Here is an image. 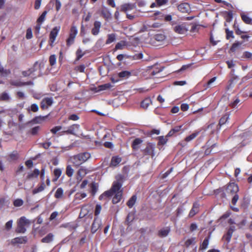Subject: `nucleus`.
I'll return each mask as SVG.
<instances>
[{
  "label": "nucleus",
  "mask_w": 252,
  "mask_h": 252,
  "mask_svg": "<svg viewBox=\"0 0 252 252\" xmlns=\"http://www.w3.org/2000/svg\"><path fill=\"white\" fill-rule=\"evenodd\" d=\"M131 73L128 71H123L118 73V76L120 78H127L130 75Z\"/></svg>",
  "instance_id": "nucleus-43"
},
{
  "label": "nucleus",
  "mask_w": 252,
  "mask_h": 252,
  "mask_svg": "<svg viewBox=\"0 0 252 252\" xmlns=\"http://www.w3.org/2000/svg\"><path fill=\"white\" fill-rule=\"evenodd\" d=\"M10 73V70L9 69H3V71L1 72V75L3 77H6Z\"/></svg>",
  "instance_id": "nucleus-63"
},
{
  "label": "nucleus",
  "mask_w": 252,
  "mask_h": 252,
  "mask_svg": "<svg viewBox=\"0 0 252 252\" xmlns=\"http://www.w3.org/2000/svg\"><path fill=\"white\" fill-rule=\"evenodd\" d=\"M62 129L61 126H56L51 129V132L54 134H56L58 131Z\"/></svg>",
  "instance_id": "nucleus-62"
},
{
  "label": "nucleus",
  "mask_w": 252,
  "mask_h": 252,
  "mask_svg": "<svg viewBox=\"0 0 252 252\" xmlns=\"http://www.w3.org/2000/svg\"><path fill=\"white\" fill-rule=\"evenodd\" d=\"M53 102V100L52 97H46L41 102V108L43 109H47L52 105Z\"/></svg>",
  "instance_id": "nucleus-12"
},
{
  "label": "nucleus",
  "mask_w": 252,
  "mask_h": 252,
  "mask_svg": "<svg viewBox=\"0 0 252 252\" xmlns=\"http://www.w3.org/2000/svg\"><path fill=\"white\" fill-rule=\"evenodd\" d=\"M10 84L16 87H21L23 86V82L20 81V80H11L10 81Z\"/></svg>",
  "instance_id": "nucleus-44"
},
{
  "label": "nucleus",
  "mask_w": 252,
  "mask_h": 252,
  "mask_svg": "<svg viewBox=\"0 0 252 252\" xmlns=\"http://www.w3.org/2000/svg\"><path fill=\"white\" fill-rule=\"evenodd\" d=\"M126 46V42L124 41H121L119 42H118L116 46L115 49L116 50H122L123 49L124 47Z\"/></svg>",
  "instance_id": "nucleus-40"
},
{
  "label": "nucleus",
  "mask_w": 252,
  "mask_h": 252,
  "mask_svg": "<svg viewBox=\"0 0 252 252\" xmlns=\"http://www.w3.org/2000/svg\"><path fill=\"white\" fill-rule=\"evenodd\" d=\"M74 172V169L72 168L71 165H68L66 168V174L68 177H71Z\"/></svg>",
  "instance_id": "nucleus-37"
},
{
  "label": "nucleus",
  "mask_w": 252,
  "mask_h": 252,
  "mask_svg": "<svg viewBox=\"0 0 252 252\" xmlns=\"http://www.w3.org/2000/svg\"><path fill=\"white\" fill-rule=\"evenodd\" d=\"M101 221L100 219L96 217L94 219L92 225L91 231L92 233H94L100 227Z\"/></svg>",
  "instance_id": "nucleus-13"
},
{
  "label": "nucleus",
  "mask_w": 252,
  "mask_h": 252,
  "mask_svg": "<svg viewBox=\"0 0 252 252\" xmlns=\"http://www.w3.org/2000/svg\"><path fill=\"white\" fill-rule=\"evenodd\" d=\"M91 192H92V194L94 195L95 193L97 191V187L95 185V184L94 183H93L91 184Z\"/></svg>",
  "instance_id": "nucleus-55"
},
{
  "label": "nucleus",
  "mask_w": 252,
  "mask_h": 252,
  "mask_svg": "<svg viewBox=\"0 0 252 252\" xmlns=\"http://www.w3.org/2000/svg\"><path fill=\"white\" fill-rule=\"evenodd\" d=\"M210 237L206 238L199 247L200 250H205L208 248L209 243Z\"/></svg>",
  "instance_id": "nucleus-31"
},
{
  "label": "nucleus",
  "mask_w": 252,
  "mask_h": 252,
  "mask_svg": "<svg viewBox=\"0 0 252 252\" xmlns=\"http://www.w3.org/2000/svg\"><path fill=\"white\" fill-rule=\"evenodd\" d=\"M182 127V126H176L172 128L168 133L166 136L170 137L173 136L175 133L179 132Z\"/></svg>",
  "instance_id": "nucleus-28"
},
{
  "label": "nucleus",
  "mask_w": 252,
  "mask_h": 252,
  "mask_svg": "<svg viewBox=\"0 0 252 252\" xmlns=\"http://www.w3.org/2000/svg\"><path fill=\"white\" fill-rule=\"evenodd\" d=\"M195 243V238H192L191 239H188L185 242V245L187 247H189L192 244Z\"/></svg>",
  "instance_id": "nucleus-57"
},
{
  "label": "nucleus",
  "mask_w": 252,
  "mask_h": 252,
  "mask_svg": "<svg viewBox=\"0 0 252 252\" xmlns=\"http://www.w3.org/2000/svg\"><path fill=\"white\" fill-rule=\"evenodd\" d=\"M49 62L51 66L54 65L56 63V57L55 55H52L49 58Z\"/></svg>",
  "instance_id": "nucleus-50"
},
{
  "label": "nucleus",
  "mask_w": 252,
  "mask_h": 252,
  "mask_svg": "<svg viewBox=\"0 0 252 252\" xmlns=\"http://www.w3.org/2000/svg\"><path fill=\"white\" fill-rule=\"evenodd\" d=\"M84 55V53L83 52L80 48H79L76 51L77 59L79 60Z\"/></svg>",
  "instance_id": "nucleus-52"
},
{
  "label": "nucleus",
  "mask_w": 252,
  "mask_h": 252,
  "mask_svg": "<svg viewBox=\"0 0 252 252\" xmlns=\"http://www.w3.org/2000/svg\"><path fill=\"white\" fill-rule=\"evenodd\" d=\"M142 142V140L139 138H136L132 142V148L137 150L139 148L140 144Z\"/></svg>",
  "instance_id": "nucleus-33"
},
{
  "label": "nucleus",
  "mask_w": 252,
  "mask_h": 252,
  "mask_svg": "<svg viewBox=\"0 0 252 252\" xmlns=\"http://www.w3.org/2000/svg\"><path fill=\"white\" fill-rule=\"evenodd\" d=\"M122 159L119 157H114L112 158L110 165L112 166H116L120 163Z\"/></svg>",
  "instance_id": "nucleus-30"
},
{
  "label": "nucleus",
  "mask_w": 252,
  "mask_h": 252,
  "mask_svg": "<svg viewBox=\"0 0 252 252\" xmlns=\"http://www.w3.org/2000/svg\"><path fill=\"white\" fill-rule=\"evenodd\" d=\"M60 30V27L56 26L50 32L49 42L51 46H53V44L54 43Z\"/></svg>",
  "instance_id": "nucleus-7"
},
{
  "label": "nucleus",
  "mask_w": 252,
  "mask_h": 252,
  "mask_svg": "<svg viewBox=\"0 0 252 252\" xmlns=\"http://www.w3.org/2000/svg\"><path fill=\"white\" fill-rule=\"evenodd\" d=\"M199 134V132L197 131V132H194L193 133H192L191 134H190V135L187 136L186 139H185V141L186 142H189L191 140H192L193 139H194Z\"/></svg>",
  "instance_id": "nucleus-41"
},
{
  "label": "nucleus",
  "mask_w": 252,
  "mask_h": 252,
  "mask_svg": "<svg viewBox=\"0 0 252 252\" xmlns=\"http://www.w3.org/2000/svg\"><path fill=\"white\" fill-rule=\"evenodd\" d=\"M113 194H114V192L111 189L110 190L106 191L102 194L100 195V196L99 197V199L100 200H102L103 199H105L107 197H109L112 196L113 195Z\"/></svg>",
  "instance_id": "nucleus-22"
},
{
  "label": "nucleus",
  "mask_w": 252,
  "mask_h": 252,
  "mask_svg": "<svg viewBox=\"0 0 252 252\" xmlns=\"http://www.w3.org/2000/svg\"><path fill=\"white\" fill-rule=\"evenodd\" d=\"M178 9L183 13H187L189 11V5L186 3H181L178 5Z\"/></svg>",
  "instance_id": "nucleus-20"
},
{
  "label": "nucleus",
  "mask_w": 252,
  "mask_h": 252,
  "mask_svg": "<svg viewBox=\"0 0 252 252\" xmlns=\"http://www.w3.org/2000/svg\"><path fill=\"white\" fill-rule=\"evenodd\" d=\"M24 201L21 199H17L13 202V205L15 207H20L23 205Z\"/></svg>",
  "instance_id": "nucleus-47"
},
{
  "label": "nucleus",
  "mask_w": 252,
  "mask_h": 252,
  "mask_svg": "<svg viewBox=\"0 0 252 252\" xmlns=\"http://www.w3.org/2000/svg\"><path fill=\"white\" fill-rule=\"evenodd\" d=\"M165 39V36L163 33H158L154 35L153 40L158 42H162Z\"/></svg>",
  "instance_id": "nucleus-21"
},
{
  "label": "nucleus",
  "mask_w": 252,
  "mask_h": 252,
  "mask_svg": "<svg viewBox=\"0 0 252 252\" xmlns=\"http://www.w3.org/2000/svg\"><path fill=\"white\" fill-rule=\"evenodd\" d=\"M88 173L87 169L84 166H81L76 173V180L80 182L82 178Z\"/></svg>",
  "instance_id": "nucleus-8"
},
{
  "label": "nucleus",
  "mask_w": 252,
  "mask_h": 252,
  "mask_svg": "<svg viewBox=\"0 0 252 252\" xmlns=\"http://www.w3.org/2000/svg\"><path fill=\"white\" fill-rule=\"evenodd\" d=\"M39 107L37 104L34 103L31 106V110L33 112H36L38 111Z\"/></svg>",
  "instance_id": "nucleus-59"
},
{
  "label": "nucleus",
  "mask_w": 252,
  "mask_h": 252,
  "mask_svg": "<svg viewBox=\"0 0 252 252\" xmlns=\"http://www.w3.org/2000/svg\"><path fill=\"white\" fill-rule=\"evenodd\" d=\"M137 199V197L135 195H133L132 196V197L128 200V201L127 202V205L129 208H132L133 205H134L136 200Z\"/></svg>",
  "instance_id": "nucleus-38"
},
{
  "label": "nucleus",
  "mask_w": 252,
  "mask_h": 252,
  "mask_svg": "<svg viewBox=\"0 0 252 252\" xmlns=\"http://www.w3.org/2000/svg\"><path fill=\"white\" fill-rule=\"evenodd\" d=\"M216 77H214L211 79L206 84V88H209L211 87L212 84L216 80Z\"/></svg>",
  "instance_id": "nucleus-61"
},
{
  "label": "nucleus",
  "mask_w": 252,
  "mask_h": 252,
  "mask_svg": "<svg viewBox=\"0 0 252 252\" xmlns=\"http://www.w3.org/2000/svg\"><path fill=\"white\" fill-rule=\"evenodd\" d=\"M26 38L28 39H30L32 37V33L31 29H28L26 32Z\"/></svg>",
  "instance_id": "nucleus-60"
},
{
  "label": "nucleus",
  "mask_w": 252,
  "mask_h": 252,
  "mask_svg": "<svg viewBox=\"0 0 252 252\" xmlns=\"http://www.w3.org/2000/svg\"><path fill=\"white\" fill-rule=\"evenodd\" d=\"M229 112L226 113L220 119L219 125L220 126L226 124L229 118Z\"/></svg>",
  "instance_id": "nucleus-24"
},
{
  "label": "nucleus",
  "mask_w": 252,
  "mask_h": 252,
  "mask_svg": "<svg viewBox=\"0 0 252 252\" xmlns=\"http://www.w3.org/2000/svg\"><path fill=\"white\" fill-rule=\"evenodd\" d=\"M225 32L226 34V38L227 39H229L231 37H234L233 31H229L228 29H226Z\"/></svg>",
  "instance_id": "nucleus-53"
},
{
  "label": "nucleus",
  "mask_w": 252,
  "mask_h": 252,
  "mask_svg": "<svg viewBox=\"0 0 252 252\" xmlns=\"http://www.w3.org/2000/svg\"><path fill=\"white\" fill-rule=\"evenodd\" d=\"M112 87V85L110 83H106L103 85H100L97 88H95V92H98L101 91L106 90Z\"/></svg>",
  "instance_id": "nucleus-25"
},
{
  "label": "nucleus",
  "mask_w": 252,
  "mask_h": 252,
  "mask_svg": "<svg viewBox=\"0 0 252 252\" xmlns=\"http://www.w3.org/2000/svg\"><path fill=\"white\" fill-rule=\"evenodd\" d=\"M45 185L44 183L42 182V183L41 184V185L39 187H38L37 188L35 189H34L33 190V191H32L33 194H36L37 193H38L39 192L43 191L45 189Z\"/></svg>",
  "instance_id": "nucleus-39"
},
{
  "label": "nucleus",
  "mask_w": 252,
  "mask_h": 252,
  "mask_svg": "<svg viewBox=\"0 0 252 252\" xmlns=\"http://www.w3.org/2000/svg\"><path fill=\"white\" fill-rule=\"evenodd\" d=\"M199 206V205L197 203H194L193 204V207L189 213V217H192L194 216L198 212Z\"/></svg>",
  "instance_id": "nucleus-19"
},
{
  "label": "nucleus",
  "mask_w": 252,
  "mask_h": 252,
  "mask_svg": "<svg viewBox=\"0 0 252 252\" xmlns=\"http://www.w3.org/2000/svg\"><path fill=\"white\" fill-rule=\"evenodd\" d=\"M242 20L247 24L252 25V19L244 12L240 14Z\"/></svg>",
  "instance_id": "nucleus-17"
},
{
  "label": "nucleus",
  "mask_w": 252,
  "mask_h": 252,
  "mask_svg": "<svg viewBox=\"0 0 252 252\" xmlns=\"http://www.w3.org/2000/svg\"><path fill=\"white\" fill-rule=\"evenodd\" d=\"M241 45V43L240 42H236V43H233L230 48V51L232 52H235L237 48L238 47L240 46Z\"/></svg>",
  "instance_id": "nucleus-51"
},
{
  "label": "nucleus",
  "mask_w": 252,
  "mask_h": 252,
  "mask_svg": "<svg viewBox=\"0 0 252 252\" xmlns=\"http://www.w3.org/2000/svg\"><path fill=\"white\" fill-rule=\"evenodd\" d=\"M235 229V226H230L227 232L226 235L224 237L227 242H229L230 241L232 234Z\"/></svg>",
  "instance_id": "nucleus-18"
},
{
  "label": "nucleus",
  "mask_w": 252,
  "mask_h": 252,
  "mask_svg": "<svg viewBox=\"0 0 252 252\" xmlns=\"http://www.w3.org/2000/svg\"><path fill=\"white\" fill-rule=\"evenodd\" d=\"M77 33L78 30L77 28L74 26H72L70 29L69 37L66 40V45L68 46H70L74 43Z\"/></svg>",
  "instance_id": "nucleus-6"
},
{
  "label": "nucleus",
  "mask_w": 252,
  "mask_h": 252,
  "mask_svg": "<svg viewBox=\"0 0 252 252\" xmlns=\"http://www.w3.org/2000/svg\"><path fill=\"white\" fill-rule=\"evenodd\" d=\"M30 224L29 220L25 217H22L18 221L16 232L20 233H24L26 231V226Z\"/></svg>",
  "instance_id": "nucleus-3"
},
{
  "label": "nucleus",
  "mask_w": 252,
  "mask_h": 252,
  "mask_svg": "<svg viewBox=\"0 0 252 252\" xmlns=\"http://www.w3.org/2000/svg\"><path fill=\"white\" fill-rule=\"evenodd\" d=\"M39 174V170L38 169H35L32 172L29 173L27 177L29 179L35 178L38 177Z\"/></svg>",
  "instance_id": "nucleus-35"
},
{
  "label": "nucleus",
  "mask_w": 252,
  "mask_h": 252,
  "mask_svg": "<svg viewBox=\"0 0 252 252\" xmlns=\"http://www.w3.org/2000/svg\"><path fill=\"white\" fill-rule=\"evenodd\" d=\"M22 74L24 77L30 76L31 78L34 79L41 75V64L35 62L32 67L28 70L22 71Z\"/></svg>",
  "instance_id": "nucleus-2"
},
{
  "label": "nucleus",
  "mask_w": 252,
  "mask_h": 252,
  "mask_svg": "<svg viewBox=\"0 0 252 252\" xmlns=\"http://www.w3.org/2000/svg\"><path fill=\"white\" fill-rule=\"evenodd\" d=\"M47 13L46 11H44L37 19V22L42 24L45 20L46 15Z\"/></svg>",
  "instance_id": "nucleus-45"
},
{
  "label": "nucleus",
  "mask_w": 252,
  "mask_h": 252,
  "mask_svg": "<svg viewBox=\"0 0 252 252\" xmlns=\"http://www.w3.org/2000/svg\"><path fill=\"white\" fill-rule=\"evenodd\" d=\"M116 178V181L113 182V185L111 188L114 193H117L121 190V188L122 187L123 183L122 176L121 175L117 176Z\"/></svg>",
  "instance_id": "nucleus-5"
},
{
  "label": "nucleus",
  "mask_w": 252,
  "mask_h": 252,
  "mask_svg": "<svg viewBox=\"0 0 252 252\" xmlns=\"http://www.w3.org/2000/svg\"><path fill=\"white\" fill-rule=\"evenodd\" d=\"M101 23L99 21H96L94 22V27L92 30V33L94 35H97L99 34Z\"/></svg>",
  "instance_id": "nucleus-14"
},
{
  "label": "nucleus",
  "mask_w": 252,
  "mask_h": 252,
  "mask_svg": "<svg viewBox=\"0 0 252 252\" xmlns=\"http://www.w3.org/2000/svg\"><path fill=\"white\" fill-rule=\"evenodd\" d=\"M116 39V34L111 33L107 35V39L106 41V44H109L115 41Z\"/></svg>",
  "instance_id": "nucleus-29"
},
{
  "label": "nucleus",
  "mask_w": 252,
  "mask_h": 252,
  "mask_svg": "<svg viewBox=\"0 0 252 252\" xmlns=\"http://www.w3.org/2000/svg\"><path fill=\"white\" fill-rule=\"evenodd\" d=\"M132 8V5L131 4H128V3H126L123 4L122 6V10L124 11H126L128 10L131 9Z\"/></svg>",
  "instance_id": "nucleus-48"
},
{
  "label": "nucleus",
  "mask_w": 252,
  "mask_h": 252,
  "mask_svg": "<svg viewBox=\"0 0 252 252\" xmlns=\"http://www.w3.org/2000/svg\"><path fill=\"white\" fill-rule=\"evenodd\" d=\"M62 173V171L60 168H56L54 170V175L55 176L53 179V181L55 182L58 180L59 177L61 176Z\"/></svg>",
  "instance_id": "nucleus-36"
},
{
  "label": "nucleus",
  "mask_w": 252,
  "mask_h": 252,
  "mask_svg": "<svg viewBox=\"0 0 252 252\" xmlns=\"http://www.w3.org/2000/svg\"><path fill=\"white\" fill-rule=\"evenodd\" d=\"M238 191V186L234 183H230L226 188L227 192L232 194L236 193Z\"/></svg>",
  "instance_id": "nucleus-10"
},
{
  "label": "nucleus",
  "mask_w": 252,
  "mask_h": 252,
  "mask_svg": "<svg viewBox=\"0 0 252 252\" xmlns=\"http://www.w3.org/2000/svg\"><path fill=\"white\" fill-rule=\"evenodd\" d=\"M27 242V238L26 236L16 237L12 240V243L15 244H25Z\"/></svg>",
  "instance_id": "nucleus-16"
},
{
  "label": "nucleus",
  "mask_w": 252,
  "mask_h": 252,
  "mask_svg": "<svg viewBox=\"0 0 252 252\" xmlns=\"http://www.w3.org/2000/svg\"><path fill=\"white\" fill-rule=\"evenodd\" d=\"M151 103V99L150 98H146L141 102V107L144 109H147Z\"/></svg>",
  "instance_id": "nucleus-32"
},
{
  "label": "nucleus",
  "mask_w": 252,
  "mask_h": 252,
  "mask_svg": "<svg viewBox=\"0 0 252 252\" xmlns=\"http://www.w3.org/2000/svg\"><path fill=\"white\" fill-rule=\"evenodd\" d=\"M0 98L2 100L8 101L10 99V97L7 93H3L1 94Z\"/></svg>",
  "instance_id": "nucleus-49"
},
{
  "label": "nucleus",
  "mask_w": 252,
  "mask_h": 252,
  "mask_svg": "<svg viewBox=\"0 0 252 252\" xmlns=\"http://www.w3.org/2000/svg\"><path fill=\"white\" fill-rule=\"evenodd\" d=\"M87 196V194L86 193H77L75 194V197L76 199H82L85 197H86Z\"/></svg>",
  "instance_id": "nucleus-54"
},
{
  "label": "nucleus",
  "mask_w": 252,
  "mask_h": 252,
  "mask_svg": "<svg viewBox=\"0 0 252 252\" xmlns=\"http://www.w3.org/2000/svg\"><path fill=\"white\" fill-rule=\"evenodd\" d=\"M13 224V221L12 220H10L8 221H7L5 224V228L7 230H9L12 228Z\"/></svg>",
  "instance_id": "nucleus-64"
},
{
  "label": "nucleus",
  "mask_w": 252,
  "mask_h": 252,
  "mask_svg": "<svg viewBox=\"0 0 252 252\" xmlns=\"http://www.w3.org/2000/svg\"><path fill=\"white\" fill-rule=\"evenodd\" d=\"M54 235L52 233L48 234L45 237L43 238L41 240L42 242L48 243L52 242L53 240Z\"/></svg>",
  "instance_id": "nucleus-34"
},
{
  "label": "nucleus",
  "mask_w": 252,
  "mask_h": 252,
  "mask_svg": "<svg viewBox=\"0 0 252 252\" xmlns=\"http://www.w3.org/2000/svg\"><path fill=\"white\" fill-rule=\"evenodd\" d=\"M170 231V229L168 227L163 228L159 231L158 235L161 237H165L168 235Z\"/></svg>",
  "instance_id": "nucleus-23"
},
{
  "label": "nucleus",
  "mask_w": 252,
  "mask_h": 252,
  "mask_svg": "<svg viewBox=\"0 0 252 252\" xmlns=\"http://www.w3.org/2000/svg\"><path fill=\"white\" fill-rule=\"evenodd\" d=\"M101 206L100 204H97L95 207V209L94 211V214L95 216H98L101 211Z\"/></svg>",
  "instance_id": "nucleus-58"
},
{
  "label": "nucleus",
  "mask_w": 252,
  "mask_h": 252,
  "mask_svg": "<svg viewBox=\"0 0 252 252\" xmlns=\"http://www.w3.org/2000/svg\"><path fill=\"white\" fill-rule=\"evenodd\" d=\"M91 158V154L88 152L80 153L70 158V162L75 167H78Z\"/></svg>",
  "instance_id": "nucleus-1"
},
{
  "label": "nucleus",
  "mask_w": 252,
  "mask_h": 252,
  "mask_svg": "<svg viewBox=\"0 0 252 252\" xmlns=\"http://www.w3.org/2000/svg\"><path fill=\"white\" fill-rule=\"evenodd\" d=\"M40 129V127L39 126H35L32 129L31 133L32 135H35L38 133Z\"/></svg>",
  "instance_id": "nucleus-56"
},
{
  "label": "nucleus",
  "mask_w": 252,
  "mask_h": 252,
  "mask_svg": "<svg viewBox=\"0 0 252 252\" xmlns=\"http://www.w3.org/2000/svg\"><path fill=\"white\" fill-rule=\"evenodd\" d=\"M63 190L61 188H58L55 194V197L57 198H62L63 196Z\"/></svg>",
  "instance_id": "nucleus-42"
},
{
  "label": "nucleus",
  "mask_w": 252,
  "mask_h": 252,
  "mask_svg": "<svg viewBox=\"0 0 252 252\" xmlns=\"http://www.w3.org/2000/svg\"><path fill=\"white\" fill-rule=\"evenodd\" d=\"M155 149V145L152 143H149L144 150L143 152L145 155H150L152 157H154L155 155L154 151Z\"/></svg>",
  "instance_id": "nucleus-9"
},
{
  "label": "nucleus",
  "mask_w": 252,
  "mask_h": 252,
  "mask_svg": "<svg viewBox=\"0 0 252 252\" xmlns=\"http://www.w3.org/2000/svg\"><path fill=\"white\" fill-rule=\"evenodd\" d=\"M80 128V126L78 124H74L70 126L68 129L64 131L63 132L66 134H70L74 135H76V132Z\"/></svg>",
  "instance_id": "nucleus-11"
},
{
  "label": "nucleus",
  "mask_w": 252,
  "mask_h": 252,
  "mask_svg": "<svg viewBox=\"0 0 252 252\" xmlns=\"http://www.w3.org/2000/svg\"><path fill=\"white\" fill-rule=\"evenodd\" d=\"M122 196V191H118L116 193L115 195L113 198L112 202L114 204L118 203L121 199Z\"/></svg>",
  "instance_id": "nucleus-26"
},
{
  "label": "nucleus",
  "mask_w": 252,
  "mask_h": 252,
  "mask_svg": "<svg viewBox=\"0 0 252 252\" xmlns=\"http://www.w3.org/2000/svg\"><path fill=\"white\" fill-rule=\"evenodd\" d=\"M158 145H163L165 144L167 141V139L166 137H164L163 136H159L158 137Z\"/></svg>",
  "instance_id": "nucleus-46"
},
{
  "label": "nucleus",
  "mask_w": 252,
  "mask_h": 252,
  "mask_svg": "<svg viewBox=\"0 0 252 252\" xmlns=\"http://www.w3.org/2000/svg\"><path fill=\"white\" fill-rule=\"evenodd\" d=\"M172 26L173 31L178 34H185L188 31V28L185 23L174 24Z\"/></svg>",
  "instance_id": "nucleus-4"
},
{
  "label": "nucleus",
  "mask_w": 252,
  "mask_h": 252,
  "mask_svg": "<svg viewBox=\"0 0 252 252\" xmlns=\"http://www.w3.org/2000/svg\"><path fill=\"white\" fill-rule=\"evenodd\" d=\"M92 209L90 205H86L81 208V212L79 215L80 218L86 217Z\"/></svg>",
  "instance_id": "nucleus-15"
},
{
  "label": "nucleus",
  "mask_w": 252,
  "mask_h": 252,
  "mask_svg": "<svg viewBox=\"0 0 252 252\" xmlns=\"http://www.w3.org/2000/svg\"><path fill=\"white\" fill-rule=\"evenodd\" d=\"M160 71H161V70H160L157 68L155 70H154V69H153V68L152 67H149V68H148L147 69V72H148V74H149L150 77H154L155 76L157 75L159 73Z\"/></svg>",
  "instance_id": "nucleus-27"
}]
</instances>
